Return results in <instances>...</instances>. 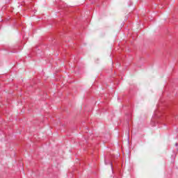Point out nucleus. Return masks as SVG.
Here are the masks:
<instances>
[{"label": "nucleus", "instance_id": "obj_1", "mask_svg": "<svg viewBox=\"0 0 178 178\" xmlns=\"http://www.w3.org/2000/svg\"><path fill=\"white\" fill-rule=\"evenodd\" d=\"M158 111H156L154 114V118H159V115H158Z\"/></svg>", "mask_w": 178, "mask_h": 178}, {"label": "nucleus", "instance_id": "obj_2", "mask_svg": "<svg viewBox=\"0 0 178 178\" xmlns=\"http://www.w3.org/2000/svg\"><path fill=\"white\" fill-rule=\"evenodd\" d=\"M108 163L111 165V169L113 170V164L112 163L111 161H109Z\"/></svg>", "mask_w": 178, "mask_h": 178}, {"label": "nucleus", "instance_id": "obj_3", "mask_svg": "<svg viewBox=\"0 0 178 178\" xmlns=\"http://www.w3.org/2000/svg\"><path fill=\"white\" fill-rule=\"evenodd\" d=\"M104 162H105V164H106V165H108V163L106 162V160H105Z\"/></svg>", "mask_w": 178, "mask_h": 178}, {"label": "nucleus", "instance_id": "obj_4", "mask_svg": "<svg viewBox=\"0 0 178 178\" xmlns=\"http://www.w3.org/2000/svg\"><path fill=\"white\" fill-rule=\"evenodd\" d=\"M175 147H178V144L177 143H175Z\"/></svg>", "mask_w": 178, "mask_h": 178}]
</instances>
